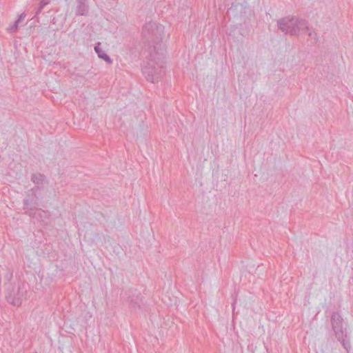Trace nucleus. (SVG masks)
Segmentation results:
<instances>
[{
  "instance_id": "nucleus-15",
  "label": "nucleus",
  "mask_w": 353,
  "mask_h": 353,
  "mask_svg": "<svg viewBox=\"0 0 353 353\" xmlns=\"http://www.w3.org/2000/svg\"><path fill=\"white\" fill-rule=\"evenodd\" d=\"M234 305H235V301H234V303H232L233 310L234 309Z\"/></svg>"
},
{
  "instance_id": "nucleus-6",
  "label": "nucleus",
  "mask_w": 353,
  "mask_h": 353,
  "mask_svg": "<svg viewBox=\"0 0 353 353\" xmlns=\"http://www.w3.org/2000/svg\"><path fill=\"white\" fill-rule=\"evenodd\" d=\"M23 296V291L19 287L16 292L13 291L8 293L6 300L9 303L14 306H19L22 303Z\"/></svg>"
},
{
  "instance_id": "nucleus-9",
  "label": "nucleus",
  "mask_w": 353,
  "mask_h": 353,
  "mask_svg": "<svg viewBox=\"0 0 353 353\" xmlns=\"http://www.w3.org/2000/svg\"><path fill=\"white\" fill-rule=\"evenodd\" d=\"M128 307L133 311L136 312L138 309L141 308V305L138 301V299H129L128 300Z\"/></svg>"
},
{
  "instance_id": "nucleus-11",
  "label": "nucleus",
  "mask_w": 353,
  "mask_h": 353,
  "mask_svg": "<svg viewBox=\"0 0 353 353\" xmlns=\"http://www.w3.org/2000/svg\"><path fill=\"white\" fill-rule=\"evenodd\" d=\"M19 23L18 21H15L14 24L8 28V30L10 32H17V30H18Z\"/></svg>"
},
{
  "instance_id": "nucleus-1",
  "label": "nucleus",
  "mask_w": 353,
  "mask_h": 353,
  "mask_svg": "<svg viewBox=\"0 0 353 353\" xmlns=\"http://www.w3.org/2000/svg\"><path fill=\"white\" fill-rule=\"evenodd\" d=\"M277 26L282 32L290 35H298L301 30L309 29L307 21L294 16L280 19Z\"/></svg>"
},
{
  "instance_id": "nucleus-5",
  "label": "nucleus",
  "mask_w": 353,
  "mask_h": 353,
  "mask_svg": "<svg viewBox=\"0 0 353 353\" xmlns=\"http://www.w3.org/2000/svg\"><path fill=\"white\" fill-rule=\"evenodd\" d=\"M143 72L145 75V78L151 83L157 82L164 73L162 65L156 66L153 62H148L147 65L143 68Z\"/></svg>"
},
{
  "instance_id": "nucleus-7",
  "label": "nucleus",
  "mask_w": 353,
  "mask_h": 353,
  "mask_svg": "<svg viewBox=\"0 0 353 353\" xmlns=\"http://www.w3.org/2000/svg\"><path fill=\"white\" fill-rule=\"evenodd\" d=\"M101 42H97L94 46V51L97 54L99 58L104 60L106 63L111 64L112 60L101 48Z\"/></svg>"
},
{
  "instance_id": "nucleus-10",
  "label": "nucleus",
  "mask_w": 353,
  "mask_h": 353,
  "mask_svg": "<svg viewBox=\"0 0 353 353\" xmlns=\"http://www.w3.org/2000/svg\"><path fill=\"white\" fill-rule=\"evenodd\" d=\"M45 180V176L43 174H33L32 176V181L37 185L41 184Z\"/></svg>"
},
{
  "instance_id": "nucleus-2",
  "label": "nucleus",
  "mask_w": 353,
  "mask_h": 353,
  "mask_svg": "<svg viewBox=\"0 0 353 353\" xmlns=\"http://www.w3.org/2000/svg\"><path fill=\"white\" fill-rule=\"evenodd\" d=\"M343 319L339 313L334 312L332 314L331 323L333 331L338 341H340L345 350L349 352L351 349V345L345 330L343 327Z\"/></svg>"
},
{
  "instance_id": "nucleus-12",
  "label": "nucleus",
  "mask_w": 353,
  "mask_h": 353,
  "mask_svg": "<svg viewBox=\"0 0 353 353\" xmlns=\"http://www.w3.org/2000/svg\"><path fill=\"white\" fill-rule=\"evenodd\" d=\"M50 0H39V11H41L46 5L50 3Z\"/></svg>"
},
{
  "instance_id": "nucleus-4",
  "label": "nucleus",
  "mask_w": 353,
  "mask_h": 353,
  "mask_svg": "<svg viewBox=\"0 0 353 353\" xmlns=\"http://www.w3.org/2000/svg\"><path fill=\"white\" fill-rule=\"evenodd\" d=\"M164 27L156 22L146 23L142 30L143 36L148 39H159L163 34Z\"/></svg>"
},
{
  "instance_id": "nucleus-8",
  "label": "nucleus",
  "mask_w": 353,
  "mask_h": 353,
  "mask_svg": "<svg viewBox=\"0 0 353 353\" xmlns=\"http://www.w3.org/2000/svg\"><path fill=\"white\" fill-rule=\"evenodd\" d=\"M77 14L81 16H85L88 12V6L87 0H77Z\"/></svg>"
},
{
  "instance_id": "nucleus-13",
  "label": "nucleus",
  "mask_w": 353,
  "mask_h": 353,
  "mask_svg": "<svg viewBox=\"0 0 353 353\" xmlns=\"http://www.w3.org/2000/svg\"><path fill=\"white\" fill-rule=\"evenodd\" d=\"M26 17V14L24 13H22L21 14H20L19 16V18L17 20V21H18L19 23L21 21H23Z\"/></svg>"
},
{
  "instance_id": "nucleus-3",
  "label": "nucleus",
  "mask_w": 353,
  "mask_h": 353,
  "mask_svg": "<svg viewBox=\"0 0 353 353\" xmlns=\"http://www.w3.org/2000/svg\"><path fill=\"white\" fill-rule=\"evenodd\" d=\"M38 190V188H35L30 190L28 194V197L26 198L23 201L24 209L26 210V213L30 216H34L36 213H37L40 217H41V214H46V212L41 209H37L39 203L36 193Z\"/></svg>"
},
{
  "instance_id": "nucleus-14",
  "label": "nucleus",
  "mask_w": 353,
  "mask_h": 353,
  "mask_svg": "<svg viewBox=\"0 0 353 353\" xmlns=\"http://www.w3.org/2000/svg\"><path fill=\"white\" fill-rule=\"evenodd\" d=\"M308 35H309L310 37H312L313 33H312V32H310L308 33Z\"/></svg>"
}]
</instances>
